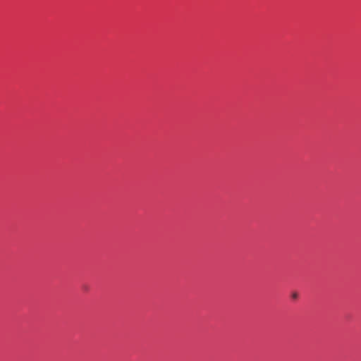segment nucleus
I'll return each mask as SVG.
<instances>
[{
  "label": "nucleus",
  "mask_w": 361,
  "mask_h": 361,
  "mask_svg": "<svg viewBox=\"0 0 361 361\" xmlns=\"http://www.w3.org/2000/svg\"><path fill=\"white\" fill-rule=\"evenodd\" d=\"M291 297H292V298H293V299H297V298H298V293H295H295H292Z\"/></svg>",
  "instance_id": "nucleus-1"
}]
</instances>
